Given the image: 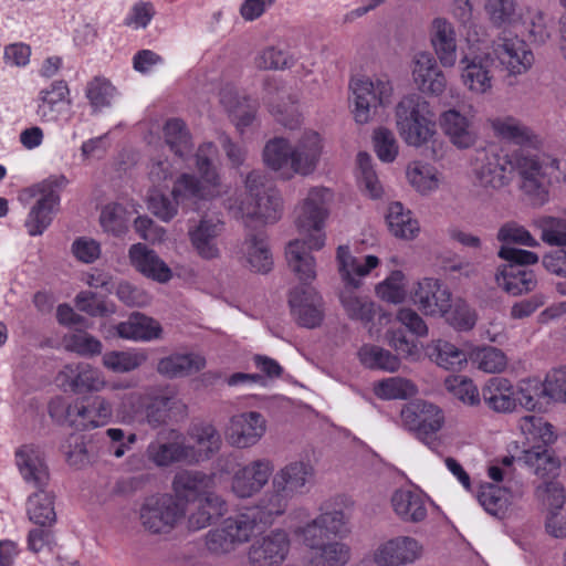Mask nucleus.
<instances>
[{
    "instance_id": "2eb2a0df",
    "label": "nucleus",
    "mask_w": 566,
    "mask_h": 566,
    "mask_svg": "<svg viewBox=\"0 0 566 566\" xmlns=\"http://www.w3.org/2000/svg\"><path fill=\"white\" fill-rule=\"evenodd\" d=\"M353 115L357 124H367L373 118V109L390 103L394 88L385 77H358L350 82Z\"/></svg>"
},
{
    "instance_id": "603ef678",
    "label": "nucleus",
    "mask_w": 566,
    "mask_h": 566,
    "mask_svg": "<svg viewBox=\"0 0 566 566\" xmlns=\"http://www.w3.org/2000/svg\"><path fill=\"white\" fill-rule=\"evenodd\" d=\"M27 513L30 521L35 524L41 526L53 524L56 518L53 494L40 488L39 491L29 496Z\"/></svg>"
},
{
    "instance_id": "13d9d810",
    "label": "nucleus",
    "mask_w": 566,
    "mask_h": 566,
    "mask_svg": "<svg viewBox=\"0 0 566 566\" xmlns=\"http://www.w3.org/2000/svg\"><path fill=\"white\" fill-rule=\"evenodd\" d=\"M544 397H546L544 384L537 378L523 379L515 387L516 407L520 406L525 410H542Z\"/></svg>"
},
{
    "instance_id": "473e14b6",
    "label": "nucleus",
    "mask_w": 566,
    "mask_h": 566,
    "mask_svg": "<svg viewBox=\"0 0 566 566\" xmlns=\"http://www.w3.org/2000/svg\"><path fill=\"white\" fill-rule=\"evenodd\" d=\"M186 448L189 457V464L199 463L210 458L220 449L221 438L217 429L210 423H195L188 432Z\"/></svg>"
},
{
    "instance_id": "bf43d9fd",
    "label": "nucleus",
    "mask_w": 566,
    "mask_h": 566,
    "mask_svg": "<svg viewBox=\"0 0 566 566\" xmlns=\"http://www.w3.org/2000/svg\"><path fill=\"white\" fill-rule=\"evenodd\" d=\"M376 295L387 303L400 304L407 297V279L402 271H392L375 287Z\"/></svg>"
},
{
    "instance_id": "4be33fe9",
    "label": "nucleus",
    "mask_w": 566,
    "mask_h": 566,
    "mask_svg": "<svg viewBox=\"0 0 566 566\" xmlns=\"http://www.w3.org/2000/svg\"><path fill=\"white\" fill-rule=\"evenodd\" d=\"M410 298L423 315L441 317L451 308L452 294L440 280L423 277L413 284Z\"/></svg>"
},
{
    "instance_id": "e2e57ef3",
    "label": "nucleus",
    "mask_w": 566,
    "mask_h": 566,
    "mask_svg": "<svg viewBox=\"0 0 566 566\" xmlns=\"http://www.w3.org/2000/svg\"><path fill=\"white\" fill-rule=\"evenodd\" d=\"M358 181L361 189L373 199L382 195V186L373 166V159L367 153L357 155Z\"/></svg>"
},
{
    "instance_id": "6ab92c4d",
    "label": "nucleus",
    "mask_w": 566,
    "mask_h": 566,
    "mask_svg": "<svg viewBox=\"0 0 566 566\" xmlns=\"http://www.w3.org/2000/svg\"><path fill=\"white\" fill-rule=\"evenodd\" d=\"M459 76L463 87L474 96L488 95L495 83L494 57L491 53H469L461 57Z\"/></svg>"
},
{
    "instance_id": "c03bdc74",
    "label": "nucleus",
    "mask_w": 566,
    "mask_h": 566,
    "mask_svg": "<svg viewBox=\"0 0 566 566\" xmlns=\"http://www.w3.org/2000/svg\"><path fill=\"white\" fill-rule=\"evenodd\" d=\"M241 258L254 272L266 273L272 269V253L263 233L249 234L240 249Z\"/></svg>"
},
{
    "instance_id": "c85d7f7f",
    "label": "nucleus",
    "mask_w": 566,
    "mask_h": 566,
    "mask_svg": "<svg viewBox=\"0 0 566 566\" xmlns=\"http://www.w3.org/2000/svg\"><path fill=\"white\" fill-rule=\"evenodd\" d=\"M148 459L157 467H168L175 462L189 464V457L186 448L185 437L170 430L160 433L147 448Z\"/></svg>"
},
{
    "instance_id": "c756f323",
    "label": "nucleus",
    "mask_w": 566,
    "mask_h": 566,
    "mask_svg": "<svg viewBox=\"0 0 566 566\" xmlns=\"http://www.w3.org/2000/svg\"><path fill=\"white\" fill-rule=\"evenodd\" d=\"M395 515L403 523H421L428 515L429 497L420 490L401 488L390 497Z\"/></svg>"
},
{
    "instance_id": "f03ea898",
    "label": "nucleus",
    "mask_w": 566,
    "mask_h": 566,
    "mask_svg": "<svg viewBox=\"0 0 566 566\" xmlns=\"http://www.w3.org/2000/svg\"><path fill=\"white\" fill-rule=\"evenodd\" d=\"M217 147L212 143H203L195 155V166L199 177L182 172L172 182L171 199L161 189L153 188L148 197V209L161 221L168 222L178 214L179 206L197 205L212 201L226 195L228 186L222 182L214 160Z\"/></svg>"
},
{
    "instance_id": "f3484780",
    "label": "nucleus",
    "mask_w": 566,
    "mask_h": 566,
    "mask_svg": "<svg viewBox=\"0 0 566 566\" xmlns=\"http://www.w3.org/2000/svg\"><path fill=\"white\" fill-rule=\"evenodd\" d=\"M424 545L411 535H396L379 542L370 552L375 566H411L424 556Z\"/></svg>"
},
{
    "instance_id": "5701e85b",
    "label": "nucleus",
    "mask_w": 566,
    "mask_h": 566,
    "mask_svg": "<svg viewBox=\"0 0 566 566\" xmlns=\"http://www.w3.org/2000/svg\"><path fill=\"white\" fill-rule=\"evenodd\" d=\"M223 229V222L219 218L208 214L189 224V242L199 258L208 261L220 258L219 238Z\"/></svg>"
},
{
    "instance_id": "3c124183",
    "label": "nucleus",
    "mask_w": 566,
    "mask_h": 566,
    "mask_svg": "<svg viewBox=\"0 0 566 566\" xmlns=\"http://www.w3.org/2000/svg\"><path fill=\"white\" fill-rule=\"evenodd\" d=\"M520 6L515 0H484L483 10L490 23L496 28L510 29L520 21Z\"/></svg>"
},
{
    "instance_id": "a19ab883",
    "label": "nucleus",
    "mask_w": 566,
    "mask_h": 566,
    "mask_svg": "<svg viewBox=\"0 0 566 566\" xmlns=\"http://www.w3.org/2000/svg\"><path fill=\"white\" fill-rule=\"evenodd\" d=\"M485 405L495 412L509 413L516 409L515 387L503 377H494L482 388Z\"/></svg>"
},
{
    "instance_id": "cd10ccee",
    "label": "nucleus",
    "mask_w": 566,
    "mask_h": 566,
    "mask_svg": "<svg viewBox=\"0 0 566 566\" xmlns=\"http://www.w3.org/2000/svg\"><path fill=\"white\" fill-rule=\"evenodd\" d=\"M174 497L186 506V503L198 501L208 493H216L214 474L198 470H181L172 479Z\"/></svg>"
},
{
    "instance_id": "20e7f679",
    "label": "nucleus",
    "mask_w": 566,
    "mask_h": 566,
    "mask_svg": "<svg viewBox=\"0 0 566 566\" xmlns=\"http://www.w3.org/2000/svg\"><path fill=\"white\" fill-rule=\"evenodd\" d=\"M323 151L321 135L312 129L304 130L291 144L277 137L269 140L263 149V163L285 180L295 175L308 176L315 171Z\"/></svg>"
},
{
    "instance_id": "9d476101",
    "label": "nucleus",
    "mask_w": 566,
    "mask_h": 566,
    "mask_svg": "<svg viewBox=\"0 0 566 566\" xmlns=\"http://www.w3.org/2000/svg\"><path fill=\"white\" fill-rule=\"evenodd\" d=\"M315 470L310 462L292 461L272 475V493L268 495L263 509L271 517L285 512L289 502L310 491Z\"/></svg>"
},
{
    "instance_id": "39448f33",
    "label": "nucleus",
    "mask_w": 566,
    "mask_h": 566,
    "mask_svg": "<svg viewBox=\"0 0 566 566\" xmlns=\"http://www.w3.org/2000/svg\"><path fill=\"white\" fill-rule=\"evenodd\" d=\"M336 262L344 282V287L339 292L342 307L348 318L367 325L376 314V304L357 290L361 285V280L380 264V260L370 254L357 258L352 254L348 245L343 244L336 250Z\"/></svg>"
},
{
    "instance_id": "338daca9",
    "label": "nucleus",
    "mask_w": 566,
    "mask_h": 566,
    "mask_svg": "<svg viewBox=\"0 0 566 566\" xmlns=\"http://www.w3.org/2000/svg\"><path fill=\"white\" fill-rule=\"evenodd\" d=\"M128 221V212L120 203H109L102 209L99 222L105 232L120 235L127 230Z\"/></svg>"
},
{
    "instance_id": "4468645a",
    "label": "nucleus",
    "mask_w": 566,
    "mask_h": 566,
    "mask_svg": "<svg viewBox=\"0 0 566 566\" xmlns=\"http://www.w3.org/2000/svg\"><path fill=\"white\" fill-rule=\"evenodd\" d=\"M500 258L509 261L500 266L495 274L497 286L512 295H521L532 291L536 286L533 271L524 268L526 264H535L537 254L531 251L502 247Z\"/></svg>"
},
{
    "instance_id": "a211bd4d",
    "label": "nucleus",
    "mask_w": 566,
    "mask_h": 566,
    "mask_svg": "<svg viewBox=\"0 0 566 566\" xmlns=\"http://www.w3.org/2000/svg\"><path fill=\"white\" fill-rule=\"evenodd\" d=\"M438 120L442 133L457 149H470L478 143L479 132L472 106L468 109L457 106L446 108L440 112Z\"/></svg>"
},
{
    "instance_id": "ea45409f",
    "label": "nucleus",
    "mask_w": 566,
    "mask_h": 566,
    "mask_svg": "<svg viewBox=\"0 0 566 566\" xmlns=\"http://www.w3.org/2000/svg\"><path fill=\"white\" fill-rule=\"evenodd\" d=\"M385 218L390 234L397 239L411 241L420 233L418 219L399 201L388 205Z\"/></svg>"
},
{
    "instance_id": "4d7b16f0",
    "label": "nucleus",
    "mask_w": 566,
    "mask_h": 566,
    "mask_svg": "<svg viewBox=\"0 0 566 566\" xmlns=\"http://www.w3.org/2000/svg\"><path fill=\"white\" fill-rule=\"evenodd\" d=\"M481 506L491 515H502L512 501V493L507 488H500L492 483L482 484L476 494Z\"/></svg>"
},
{
    "instance_id": "f704fd0d",
    "label": "nucleus",
    "mask_w": 566,
    "mask_h": 566,
    "mask_svg": "<svg viewBox=\"0 0 566 566\" xmlns=\"http://www.w3.org/2000/svg\"><path fill=\"white\" fill-rule=\"evenodd\" d=\"M15 464L23 480L43 488L50 478L42 450L34 444H23L15 450Z\"/></svg>"
},
{
    "instance_id": "b1692460",
    "label": "nucleus",
    "mask_w": 566,
    "mask_h": 566,
    "mask_svg": "<svg viewBox=\"0 0 566 566\" xmlns=\"http://www.w3.org/2000/svg\"><path fill=\"white\" fill-rule=\"evenodd\" d=\"M438 59L428 51L416 52L411 59L410 72L416 87L423 94L441 96L447 88V78L438 65Z\"/></svg>"
},
{
    "instance_id": "f257e3e1",
    "label": "nucleus",
    "mask_w": 566,
    "mask_h": 566,
    "mask_svg": "<svg viewBox=\"0 0 566 566\" xmlns=\"http://www.w3.org/2000/svg\"><path fill=\"white\" fill-rule=\"evenodd\" d=\"M332 201V190L316 186L310 188L294 208V224L302 239L287 244L286 261L291 271L305 285L316 277V261L310 251H319L325 247V224Z\"/></svg>"
},
{
    "instance_id": "a878e982",
    "label": "nucleus",
    "mask_w": 566,
    "mask_h": 566,
    "mask_svg": "<svg viewBox=\"0 0 566 566\" xmlns=\"http://www.w3.org/2000/svg\"><path fill=\"white\" fill-rule=\"evenodd\" d=\"M113 403L106 397L97 395L85 405L69 406L66 420L83 429H96L108 424L113 419Z\"/></svg>"
},
{
    "instance_id": "5fc2aeb1",
    "label": "nucleus",
    "mask_w": 566,
    "mask_h": 566,
    "mask_svg": "<svg viewBox=\"0 0 566 566\" xmlns=\"http://www.w3.org/2000/svg\"><path fill=\"white\" fill-rule=\"evenodd\" d=\"M85 96L93 113H99L112 106L114 98L117 96V90L108 78L95 76L87 82Z\"/></svg>"
},
{
    "instance_id": "2f4dec72",
    "label": "nucleus",
    "mask_w": 566,
    "mask_h": 566,
    "mask_svg": "<svg viewBox=\"0 0 566 566\" xmlns=\"http://www.w3.org/2000/svg\"><path fill=\"white\" fill-rule=\"evenodd\" d=\"M292 315L302 326L313 328L323 319L322 297L310 286L294 289L289 298Z\"/></svg>"
},
{
    "instance_id": "58836bf2",
    "label": "nucleus",
    "mask_w": 566,
    "mask_h": 566,
    "mask_svg": "<svg viewBox=\"0 0 566 566\" xmlns=\"http://www.w3.org/2000/svg\"><path fill=\"white\" fill-rule=\"evenodd\" d=\"M192 509L186 511V524L189 531L196 532L208 527L213 517L222 515L227 510L226 501L217 493H208L198 501H192Z\"/></svg>"
},
{
    "instance_id": "37998d69",
    "label": "nucleus",
    "mask_w": 566,
    "mask_h": 566,
    "mask_svg": "<svg viewBox=\"0 0 566 566\" xmlns=\"http://www.w3.org/2000/svg\"><path fill=\"white\" fill-rule=\"evenodd\" d=\"M69 87L63 81H55L40 91L36 114L43 122H54L67 103Z\"/></svg>"
},
{
    "instance_id": "7c9ffc66",
    "label": "nucleus",
    "mask_w": 566,
    "mask_h": 566,
    "mask_svg": "<svg viewBox=\"0 0 566 566\" xmlns=\"http://www.w3.org/2000/svg\"><path fill=\"white\" fill-rule=\"evenodd\" d=\"M494 54L511 75L526 73L534 63L533 52L527 43L518 38L503 39L495 45Z\"/></svg>"
},
{
    "instance_id": "09e8293b",
    "label": "nucleus",
    "mask_w": 566,
    "mask_h": 566,
    "mask_svg": "<svg viewBox=\"0 0 566 566\" xmlns=\"http://www.w3.org/2000/svg\"><path fill=\"white\" fill-rule=\"evenodd\" d=\"M518 429L531 448L547 447L555 440L553 426L542 417L524 416L518 421Z\"/></svg>"
},
{
    "instance_id": "0eeeda50",
    "label": "nucleus",
    "mask_w": 566,
    "mask_h": 566,
    "mask_svg": "<svg viewBox=\"0 0 566 566\" xmlns=\"http://www.w3.org/2000/svg\"><path fill=\"white\" fill-rule=\"evenodd\" d=\"M245 198L229 206L235 218L247 224L258 221L262 224L277 222L283 212L281 195L269 185L268 177L258 170L249 172L244 179Z\"/></svg>"
},
{
    "instance_id": "c9c22d12",
    "label": "nucleus",
    "mask_w": 566,
    "mask_h": 566,
    "mask_svg": "<svg viewBox=\"0 0 566 566\" xmlns=\"http://www.w3.org/2000/svg\"><path fill=\"white\" fill-rule=\"evenodd\" d=\"M489 124L494 135L522 147L539 148L542 138L530 127L512 116H495Z\"/></svg>"
},
{
    "instance_id": "423d86ee",
    "label": "nucleus",
    "mask_w": 566,
    "mask_h": 566,
    "mask_svg": "<svg viewBox=\"0 0 566 566\" xmlns=\"http://www.w3.org/2000/svg\"><path fill=\"white\" fill-rule=\"evenodd\" d=\"M395 126L403 143L412 148L431 147L433 158L439 157L443 142L439 139L434 112L419 94L405 95L395 106Z\"/></svg>"
},
{
    "instance_id": "680f3d73",
    "label": "nucleus",
    "mask_w": 566,
    "mask_h": 566,
    "mask_svg": "<svg viewBox=\"0 0 566 566\" xmlns=\"http://www.w3.org/2000/svg\"><path fill=\"white\" fill-rule=\"evenodd\" d=\"M64 348L82 357H94L102 354L103 344L95 336L84 331H76L63 337Z\"/></svg>"
},
{
    "instance_id": "49530a36",
    "label": "nucleus",
    "mask_w": 566,
    "mask_h": 566,
    "mask_svg": "<svg viewBox=\"0 0 566 566\" xmlns=\"http://www.w3.org/2000/svg\"><path fill=\"white\" fill-rule=\"evenodd\" d=\"M520 21L513 29L526 33L534 42H545L551 35L549 19L547 14L537 7H521L518 11Z\"/></svg>"
},
{
    "instance_id": "e433bc0d",
    "label": "nucleus",
    "mask_w": 566,
    "mask_h": 566,
    "mask_svg": "<svg viewBox=\"0 0 566 566\" xmlns=\"http://www.w3.org/2000/svg\"><path fill=\"white\" fill-rule=\"evenodd\" d=\"M406 178L410 187L421 196L438 191L446 181L442 171L423 160L409 163L406 167Z\"/></svg>"
},
{
    "instance_id": "79ce46f5",
    "label": "nucleus",
    "mask_w": 566,
    "mask_h": 566,
    "mask_svg": "<svg viewBox=\"0 0 566 566\" xmlns=\"http://www.w3.org/2000/svg\"><path fill=\"white\" fill-rule=\"evenodd\" d=\"M206 358L198 353H175L159 359L157 371L167 378L188 377L206 367Z\"/></svg>"
},
{
    "instance_id": "7ed1b4c3",
    "label": "nucleus",
    "mask_w": 566,
    "mask_h": 566,
    "mask_svg": "<svg viewBox=\"0 0 566 566\" xmlns=\"http://www.w3.org/2000/svg\"><path fill=\"white\" fill-rule=\"evenodd\" d=\"M350 532L348 516L340 509L325 504L319 514L294 530V534L308 548L307 566H346L350 547L329 537H344Z\"/></svg>"
},
{
    "instance_id": "393cba45",
    "label": "nucleus",
    "mask_w": 566,
    "mask_h": 566,
    "mask_svg": "<svg viewBox=\"0 0 566 566\" xmlns=\"http://www.w3.org/2000/svg\"><path fill=\"white\" fill-rule=\"evenodd\" d=\"M266 432V420L256 411H247L231 417L226 429L227 442L238 449L255 446Z\"/></svg>"
},
{
    "instance_id": "8fccbe9b",
    "label": "nucleus",
    "mask_w": 566,
    "mask_h": 566,
    "mask_svg": "<svg viewBox=\"0 0 566 566\" xmlns=\"http://www.w3.org/2000/svg\"><path fill=\"white\" fill-rule=\"evenodd\" d=\"M358 358L363 366L369 369L396 373L401 361L397 355L377 345L365 344L358 350Z\"/></svg>"
},
{
    "instance_id": "72a5a7b5",
    "label": "nucleus",
    "mask_w": 566,
    "mask_h": 566,
    "mask_svg": "<svg viewBox=\"0 0 566 566\" xmlns=\"http://www.w3.org/2000/svg\"><path fill=\"white\" fill-rule=\"evenodd\" d=\"M130 264L144 276L158 283L172 279V271L159 255L143 243L133 244L128 251Z\"/></svg>"
},
{
    "instance_id": "69168bd1",
    "label": "nucleus",
    "mask_w": 566,
    "mask_h": 566,
    "mask_svg": "<svg viewBox=\"0 0 566 566\" xmlns=\"http://www.w3.org/2000/svg\"><path fill=\"white\" fill-rule=\"evenodd\" d=\"M536 497L539 501L545 514L558 509H564L566 504V492L564 485L555 480L544 482L536 489Z\"/></svg>"
},
{
    "instance_id": "864d4df0",
    "label": "nucleus",
    "mask_w": 566,
    "mask_h": 566,
    "mask_svg": "<svg viewBox=\"0 0 566 566\" xmlns=\"http://www.w3.org/2000/svg\"><path fill=\"white\" fill-rule=\"evenodd\" d=\"M374 394L382 400H405L417 395V385L403 377L384 378L374 384Z\"/></svg>"
},
{
    "instance_id": "4c0bfd02",
    "label": "nucleus",
    "mask_w": 566,
    "mask_h": 566,
    "mask_svg": "<svg viewBox=\"0 0 566 566\" xmlns=\"http://www.w3.org/2000/svg\"><path fill=\"white\" fill-rule=\"evenodd\" d=\"M117 336L133 342H153L161 338L163 328L158 321L142 313H133L115 327Z\"/></svg>"
},
{
    "instance_id": "412c9836",
    "label": "nucleus",
    "mask_w": 566,
    "mask_h": 566,
    "mask_svg": "<svg viewBox=\"0 0 566 566\" xmlns=\"http://www.w3.org/2000/svg\"><path fill=\"white\" fill-rule=\"evenodd\" d=\"M55 381L64 391L73 394L99 392L108 387L104 373L85 361L64 365L59 370Z\"/></svg>"
},
{
    "instance_id": "9b49d317",
    "label": "nucleus",
    "mask_w": 566,
    "mask_h": 566,
    "mask_svg": "<svg viewBox=\"0 0 566 566\" xmlns=\"http://www.w3.org/2000/svg\"><path fill=\"white\" fill-rule=\"evenodd\" d=\"M473 184L485 191H499L515 177L516 153L501 155L490 149H478L470 159Z\"/></svg>"
},
{
    "instance_id": "a18cd8bd",
    "label": "nucleus",
    "mask_w": 566,
    "mask_h": 566,
    "mask_svg": "<svg viewBox=\"0 0 566 566\" xmlns=\"http://www.w3.org/2000/svg\"><path fill=\"white\" fill-rule=\"evenodd\" d=\"M428 355L439 367L454 371L462 370L470 359V353L444 339L432 340Z\"/></svg>"
},
{
    "instance_id": "ddd939ff",
    "label": "nucleus",
    "mask_w": 566,
    "mask_h": 566,
    "mask_svg": "<svg viewBox=\"0 0 566 566\" xmlns=\"http://www.w3.org/2000/svg\"><path fill=\"white\" fill-rule=\"evenodd\" d=\"M400 420L403 428L412 431L431 450L440 447L438 433L444 426L446 417L439 406L421 399L413 400L401 408Z\"/></svg>"
},
{
    "instance_id": "1a4fd4ad",
    "label": "nucleus",
    "mask_w": 566,
    "mask_h": 566,
    "mask_svg": "<svg viewBox=\"0 0 566 566\" xmlns=\"http://www.w3.org/2000/svg\"><path fill=\"white\" fill-rule=\"evenodd\" d=\"M273 517L269 516L262 507L248 509L234 516L226 518L222 525L207 534L206 545L214 555H228L238 546L250 541L260 524L270 523Z\"/></svg>"
},
{
    "instance_id": "052dcab7",
    "label": "nucleus",
    "mask_w": 566,
    "mask_h": 566,
    "mask_svg": "<svg viewBox=\"0 0 566 566\" xmlns=\"http://www.w3.org/2000/svg\"><path fill=\"white\" fill-rule=\"evenodd\" d=\"M470 360L480 370L488 374H496L505 370L507 358L505 354L495 347H475L470 352Z\"/></svg>"
},
{
    "instance_id": "774afa93",
    "label": "nucleus",
    "mask_w": 566,
    "mask_h": 566,
    "mask_svg": "<svg viewBox=\"0 0 566 566\" xmlns=\"http://www.w3.org/2000/svg\"><path fill=\"white\" fill-rule=\"evenodd\" d=\"M541 230L542 240L549 245H566V220L555 217H539L534 221Z\"/></svg>"
},
{
    "instance_id": "aec40b11",
    "label": "nucleus",
    "mask_w": 566,
    "mask_h": 566,
    "mask_svg": "<svg viewBox=\"0 0 566 566\" xmlns=\"http://www.w3.org/2000/svg\"><path fill=\"white\" fill-rule=\"evenodd\" d=\"M273 472V461L268 458L238 463L232 471L230 490L239 499H250L268 485Z\"/></svg>"
},
{
    "instance_id": "de8ad7c7",
    "label": "nucleus",
    "mask_w": 566,
    "mask_h": 566,
    "mask_svg": "<svg viewBox=\"0 0 566 566\" xmlns=\"http://www.w3.org/2000/svg\"><path fill=\"white\" fill-rule=\"evenodd\" d=\"M148 359V354L142 348L111 350L102 356V365L115 374H126L138 369Z\"/></svg>"
},
{
    "instance_id": "f8f14e48",
    "label": "nucleus",
    "mask_w": 566,
    "mask_h": 566,
    "mask_svg": "<svg viewBox=\"0 0 566 566\" xmlns=\"http://www.w3.org/2000/svg\"><path fill=\"white\" fill-rule=\"evenodd\" d=\"M185 516V505L169 493L151 495L138 509L140 526L150 535H170Z\"/></svg>"
},
{
    "instance_id": "0e129e2a",
    "label": "nucleus",
    "mask_w": 566,
    "mask_h": 566,
    "mask_svg": "<svg viewBox=\"0 0 566 566\" xmlns=\"http://www.w3.org/2000/svg\"><path fill=\"white\" fill-rule=\"evenodd\" d=\"M166 144L170 150L180 158H184L190 151L189 134L185 124L180 119H169L164 126Z\"/></svg>"
},
{
    "instance_id": "dca6fc26",
    "label": "nucleus",
    "mask_w": 566,
    "mask_h": 566,
    "mask_svg": "<svg viewBox=\"0 0 566 566\" xmlns=\"http://www.w3.org/2000/svg\"><path fill=\"white\" fill-rule=\"evenodd\" d=\"M67 184L64 176L50 177L30 188L32 196H40L25 219L30 235H40L51 224L60 203L59 190Z\"/></svg>"
},
{
    "instance_id": "bb28decb",
    "label": "nucleus",
    "mask_w": 566,
    "mask_h": 566,
    "mask_svg": "<svg viewBox=\"0 0 566 566\" xmlns=\"http://www.w3.org/2000/svg\"><path fill=\"white\" fill-rule=\"evenodd\" d=\"M429 41L443 67H453L458 61V39L454 24L443 17L434 18L429 28Z\"/></svg>"
},
{
    "instance_id": "6e6552de",
    "label": "nucleus",
    "mask_w": 566,
    "mask_h": 566,
    "mask_svg": "<svg viewBox=\"0 0 566 566\" xmlns=\"http://www.w3.org/2000/svg\"><path fill=\"white\" fill-rule=\"evenodd\" d=\"M516 170L521 177L522 190L537 205L547 201L551 186L566 181V171L562 168L560 160L548 154L516 153Z\"/></svg>"
},
{
    "instance_id": "6e6d98bb",
    "label": "nucleus",
    "mask_w": 566,
    "mask_h": 566,
    "mask_svg": "<svg viewBox=\"0 0 566 566\" xmlns=\"http://www.w3.org/2000/svg\"><path fill=\"white\" fill-rule=\"evenodd\" d=\"M539 478L555 476L559 469V462L546 448L537 446L523 452L520 459Z\"/></svg>"
}]
</instances>
